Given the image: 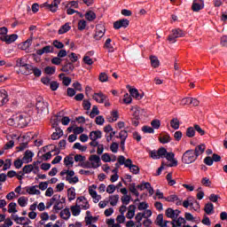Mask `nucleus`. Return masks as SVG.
<instances>
[{"label":"nucleus","instance_id":"nucleus-1","mask_svg":"<svg viewBox=\"0 0 227 227\" xmlns=\"http://www.w3.org/2000/svg\"><path fill=\"white\" fill-rule=\"evenodd\" d=\"M198 159V156H196L194 150H187L184 152L182 157V162L184 164H192V162H195Z\"/></svg>","mask_w":227,"mask_h":227},{"label":"nucleus","instance_id":"nucleus-2","mask_svg":"<svg viewBox=\"0 0 227 227\" xmlns=\"http://www.w3.org/2000/svg\"><path fill=\"white\" fill-rule=\"evenodd\" d=\"M165 215H167V217H168L169 219H173L170 222V224L172 225V227H176V224L175 223V221H176V219H178V215H180V210L176 209L174 210L171 207H168L166 211H165Z\"/></svg>","mask_w":227,"mask_h":227},{"label":"nucleus","instance_id":"nucleus-3","mask_svg":"<svg viewBox=\"0 0 227 227\" xmlns=\"http://www.w3.org/2000/svg\"><path fill=\"white\" fill-rule=\"evenodd\" d=\"M16 121L17 126L20 127V129H24V127H27V125L31 123V117L22 114L16 115Z\"/></svg>","mask_w":227,"mask_h":227},{"label":"nucleus","instance_id":"nucleus-4","mask_svg":"<svg viewBox=\"0 0 227 227\" xmlns=\"http://www.w3.org/2000/svg\"><path fill=\"white\" fill-rule=\"evenodd\" d=\"M36 109L40 113H44L45 114H49V103L43 101V98H39L37 99L36 105H35Z\"/></svg>","mask_w":227,"mask_h":227},{"label":"nucleus","instance_id":"nucleus-5","mask_svg":"<svg viewBox=\"0 0 227 227\" xmlns=\"http://www.w3.org/2000/svg\"><path fill=\"white\" fill-rule=\"evenodd\" d=\"M184 30L180 29V28H176L172 30V34L168 35V42H170L171 43H175V42H176V38H182V36H184Z\"/></svg>","mask_w":227,"mask_h":227},{"label":"nucleus","instance_id":"nucleus-6","mask_svg":"<svg viewBox=\"0 0 227 227\" xmlns=\"http://www.w3.org/2000/svg\"><path fill=\"white\" fill-rule=\"evenodd\" d=\"M92 98L98 102V104H104V102H106V100H109V98L104 94V92L99 91L94 93L92 96Z\"/></svg>","mask_w":227,"mask_h":227},{"label":"nucleus","instance_id":"nucleus-7","mask_svg":"<svg viewBox=\"0 0 227 227\" xmlns=\"http://www.w3.org/2000/svg\"><path fill=\"white\" fill-rule=\"evenodd\" d=\"M19 38V35L17 34H12V35H6L0 36V40L2 42H5L7 45H10V43H13V42H16Z\"/></svg>","mask_w":227,"mask_h":227},{"label":"nucleus","instance_id":"nucleus-8","mask_svg":"<svg viewBox=\"0 0 227 227\" xmlns=\"http://www.w3.org/2000/svg\"><path fill=\"white\" fill-rule=\"evenodd\" d=\"M129 24H130V21L127 19L119 20L114 23V28L121 29V27H129Z\"/></svg>","mask_w":227,"mask_h":227},{"label":"nucleus","instance_id":"nucleus-9","mask_svg":"<svg viewBox=\"0 0 227 227\" xmlns=\"http://www.w3.org/2000/svg\"><path fill=\"white\" fill-rule=\"evenodd\" d=\"M205 8V2L203 0H193L192 10L193 12H200Z\"/></svg>","mask_w":227,"mask_h":227},{"label":"nucleus","instance_id":"nucleus-10","mask_svg":"<svg viewBox=\"0 0 227 227\" xmlns=\"http://www.w3.org/2000/svg\"><path fill=\"white\" fill-rule=\"evenodd\" d=\"M59 3H61V0H54L51 4L44 3L43 6L47 8V10L51 11L52 13H56V12H58V4H59Z\"/></svg>","mask_w":227,"mask_h":227},{"label":"nucleus","instance_id":"nucleus-11","mask_svg":"<svg viewBox=\"0 0 227 227\" xmlns=\"http://www.w3.org/2000/svg\"><path fill=\"white\" fill-rule=\"evenodd\" d=\"M54 52V47L51 45H46L40 50H36L37 56H43V54H50Z\"/></svg>","mask_w":227,"mask_h":227},{"label":"nucleus","instance_id":"nucleus-12","mask_svg":"<svg viewBox=\"0 0 227 227\" xmlns=\"http://www.w3.org/2000/svg\"><path fill=\"white\" fill-rule=\"evenodd\" d=\"M170 223L169 221L164 222V215H162V214L158 215L156 217L155 223L157 224V226L169 227V226H168V223Z\"/></svg>","mask_w":227,"mask_h":227},{"label":"nucleus","instance_id":"nucleus-13","mask_svg":"<svg viewBox=\"0 0 227 227\" xmlns=\"http://www.w3.org/2000/svg\"><path fill=\"white\" fill-rule=\"evenodd\" d=\"M90 141H97V139H102V131L96 130L91 131L89 135Z\"/></svg>","mask_w":227,"mask_h":227},{"label":"nucleus","instance_id":"nucleus-14","mask_svg":"<svg viewBox=\"0 0 227 227\" xmlns=\"http://www.w3.org/2000/svg\"><path fill=\"white\" fill-rule=\"evenodd\" d=\"M33 157H35V153L30 150H27L24 153L23 160H26L27 164L33 161Z\"/></svg>","mask_w":227,"mask_h":227},{"label":"nucleus","instance_id":"nucleus-15","mask_svg":"<svg viewBox=\"0 0 227 227\" xmlns=\"http://www.w3.org/2000/svg\"><path fill=\"white\" fill-rule=\"evenodd\" d=\"M75 67H74V64L72 62H68V60H66V64L62 67L60 69L61 72H74V69Z\"/></svg>","mask_w":227,"mask_h":227},{"label":"nucleus","instance_id":"nucleus-16","mask_svg":"<svg viewBox=\"0 0 227 227\" xmlns=\"http://www.w3.org/2000/svg\"><path fill=\"white\" fill-rule=\"evenodd\" d=\"M207 146L204 144L199 145L195 147V150H193L196 157L198 158L199 155H202V153H205V149Z\"/></svg>","mask_w":227,"mask_h":227},{"label":"nucleus","instance_id":"nucleus-17","mask_svg":"<svg viewBox=\"0 0 227 227\" xmlns=\"http://www.w3.org/2000/svg\"><path fill=\"white\" fill-rule=\"evenodd\" d=\"M36 187H38V185L27 186L26 188V191L28 194H31V195L36 194V196H40L41 194L40 190H37Z\"/></svg>","mask_w":227,"mask_h":227},{"label":"nucleus","instance_id":"nucleus-18","mask_svg":"<svg viewBox=\"0 0 227 227\" xmlns=\"http://www.w3.org/2000/svg\"><path fill=\"white\" fill-rule=\"evenodd\" d=\"M33 65L31 64H27L21 70L20 72H23L24 75H31L33 74Z\"/></svg>","mask_w":227,"mask_h":227},{"label":"nucleus","instance_id":"nucleus-19","mask_svg":"<svg viewBox=\"0 0 227 227\" xmlns=\"http://www.w3.org/2000/svg\"><path fill=\"white\" fill-rule=\"evenodd\" d=\"M129 95L136 98L137 100H141L143 98V95L139 93V90L137 89H130L129 88Z\"/></svg>","mask_w":227,"mask_h":227},{"label":"nucleus","instance_id":"nucleus-20","mask_svg":"<svg viewBox=\"0 0 227 227\" xmlns=\"http://www.w3.org/2000/svg\"><path fill=\"white\" fill-rule=\"evenodd\" d=\"M80 166L85 169H91V168L97 169V168H100V165H95V163L90 161L82 162Z\"/></svg>","mask_w":227,"mask_h":227},{"label":"nucleus","instance_id":"nucleus-21","mask_svg":"<svg viewBox=\"0 0 227 227\" xmlns=\"http://www.w3.org/2000/svg\"><path fill=\"white\" fill-rule=\"evenodd\" d=\"M134 215H136V206L135 205H130L129 207L128 213L126 215L127 219H133Z\"/></svg>","mask_w":227,"mask_h":227},{"label":"nucleus","instance_id":"nucleus-22","mask_svg":"<svg viewBox=\"0 0 227 227\" xmlns=\"http://www.w3.org/2000/svg\"><path fill=\"white\" fill-rule=\"evenodd\" d=\"M204 212L207 215H212V214H214V204H212V202L207 203L204 207Z\"/></svg>","mask_w":227,"mask_h":227},{"label":"nucleus","instance_id":"nucleus-23","mask_svg":"<svg viewBox=\"0 0 227 227\" xmlns=\"http://www.w3.org/2000/svg\"><path fill=\"white\" fill-rule=\"evenodd\" d=\"M89 160L90 162H93L95 164V166H101V161H100V156L97 155V154H92L90 156Z\"/></svg>","mask_w":227,"mask_h":227},{"label":"nucleus","instance_id":"nucleus-24","mask_svg":"<svg viewBox=\"0 0 227 227\" xmlns=\"http://www.w3.org/2000/svg\"><path fill=\"white\" fill-rule=\"evenodd\" d=\"M184 104H190L195 107L200 106V101L194 98H186L184 99Z\"/></svg>","mask_w":227,"mask_h":227},{"label":"nucleus","instance_id":"nucleus-25","mask_svg":"<svg viewBox=\"0 0 227 227\" xmlns=\"http://www.w3.org/2000/svg\"><path fill=\"white\" fill-rule=\"evenodd\" d=\"M59 198H61V195L59 194L53 195V197L50 200V201L46 203V208L47 209L51 208L54 205V202L55 201L57 202L59 200Z\"/></svg>","mask_w":227,"mask_h":227},{"label":"nucleus","instance_id":"nucleus-26","mask_svg":"<svg viewBox=\"0 0 227 227\" xmlns=\"http://www.w3.org/2000/svg\"><path fill=\"white\" fill-rule=\"evenodd\" d=\"M118 201H120V195L109 196L108 203L110 202V205H112V207H116V205H118Z\"/></svg>","mask_w":227,"mask_h":227},{"label":"nucleus","instance_id":"nucleus-27","mask_svg":"<svg viewBox=\"0 0 227 227\" xmlns=\"http://www.w3.org/2000/svg\"><path fill=\"white\" fill-rule=\"evenodd\" d=\"M70 209L68 207H66L64 210L60 212V217L65 221H68V219H70Z\"/></svg>","mask_w":227,"mask_h":227},{"label":"nucleus","instance_id":"nucleus-28","mask_svg":"<svg viewBox=\"0 0 227 227\" xmlns=\"http://www.w3.org/2000/svg\"><path fill=\"white\" fill-rule=\"evenodd\" d=\"M61 136H63V129L58 128V129H56V132L52 133L51 139L53 141H57V139H59V137H61Z\"/></svg>","mask_w":227,"mask_h":227},{"label":"nucleus","instance_id":"nucleus-29","mask_svg":"<svg viewBox=\"0 0 227 227\" xmlns=\"http://www.w3.org/2000/svg\"><path fill=\"white\" fill-rule=\"evenodd\" d=\"M71 27L70 23H66L59 29V35H65V33H68L70 31Z\"/></svg>","mask_w":227,"mask_h":227},{"label":"nucleus","instance_id":"nucleus-30","mask_svg":"<svg viewBox=\"0 0 227 227\" xmlns=\"http://www.w3.org/2000/svg\"><path fill=\"white\" fill-rule=\"evenodd\" d=\"M67 198L69 201L75 200V188L71 187L67 190Z\"/></svg>","mask_w":227,"mask_h":227},{"label":"nucleus","instance_id":"nucleus-31","mask_svg":"<svg viewBox=\"0 0 227 227\" xmlns=\"http://www.w3.org/2000/svg\"><path fill=\"white\" fill-rule=\"evenodd\" d=\"M8 102V94L6 91L0 92V107Z\"/></svg>","mask_w":227,"mask_h":227},{"label":"nucleus","instance_id":"nucleus-32","mask_svg":"<svg viewBox=\"0 0 227 227\" xmlns=\"http://www.w3.org/2000/svg\"><path fill=\"white\" fill-rule=\"evenodd\" d=\"M159 141L160 143H161L162 145H166L168 143L171 142V137L169 136V134H165L162 137H159Z\"/></svg>","mask_w":227,"mask_h":227},{"label":"nucleus","instance_id":"nucleus-33","mask_svg":"<svg viewBox=\"0 0 227 227\" xmlns=\"http://www.w3.org/2000/svg\"><path fill=\"white\" fill-rule=\"evenodd\" d=\"M129 190V192L134 194L137 198H139V192H137V186H136V183L130 184Z\"/></svg>","mask_w":227,"mask_h":227},{"label":"nucleus","instance_id":"nucleus-34","mask_svg":"<svg viewBox=\"0 0 227 227\" xmlns=\"http://www.w3.org/2000/svg\"><path fill=\"white\" fill-rule=\"evenodd\" d=\"M111 42H113V40H111V38H107L104 44V48L107 49L108 52H113L114 51V47H113Z\"/></svg>","mask_w":227,"mask_h":227},{"label":"nucleus","instance_id":"nucleus-35","mask_svg":"<svg viewBox=\"0 0 227 227\" xmlns=\"http://www.w3.org/2000/svg\"><path fill=\"white\" fill-rule=\"evenodd\" d=\"M170 126L174 130H178V129H180V121H178V118H173L170 121Z\"/></svg>","mask_w":227,"mask_h":227},{"label":"nucleus","instance_id":"nucleus-36","mask_svg":"<svg viewBox=\"0 0 227 227\" xmlns=\"http://www.w3.org/2000/svg\"><path fill=\"white\" fill-rule=\"evenodd\" d=\"M85 19H87L89 22H92V20L97 19V14H95L93 11H89L85 13Z\"/></svg>","mask_w":227,"mask_h":227},{"label":"nucleus","instance_id":"nucleus-37","mask_svg":"<svg viewBox=\"0 0 227 227\" xmlns=\"http://www.w3.org/2000/svg\"><path fill=\"white\" fill-rule=\"evenodd\" d=\"M74 150H80V152H86L88 150V146L86 145H82L81 143L76 142L74 146Z\"/></svg>","mask_w":227,"mask_h":227},{"label":"nucleus","instance_id":"nucleus-38","mask_svg":"<svg viewBox=\"0 0 227 227\" xmlns=\"http://www.w3.org/2000/svg\"><path fill=\"white\" fill-rule=\"evenodd\" d=\"M33 169H35V167L32 164H28L23 167L22 171L25 175H29V173H33Z\"/></svg>","mask_w":227,"mask_h":227},{"label":"nucleus","instance_id":"nucleus-39","mask_svg":"<svg viewBox=\"0 0 227 227\" xmlns=\"http://www.w3.org/2000/svg\"><path fill=\"white\" fill-rule=\"evenodd\" d=\"M38 164H42V161L36 160V161H34L32 164L34 168L33 169L34 175H38V173H40V167L38 166Z\"/></svg>","mask_w":227,"mask_h":227},{"label":"nucleus","instance_id":"nucleus-40","mask_svg":"<svg viewBox=\"0 0 227 227\" xmlns=\"http://www.w3.org/2000/svg\"><path fill=\"white\" fill-rule=\"evenodd\" d=\"M196 136V129L194 127H189L186 129V137H194Z\"/></svg>","mask_w":227,"mask_h":227},{"label":"nucleus","instance_id":"nucleus-41","mask_svg":"<svg viewBox=\"0 0 227 227\" xmlns=\"http://www.w3.org/2000/svg\"><path fill=\"white\" fill-rule=\"evenodd\" d=\"M104 31H106V29L103 28V30H100V29H98V27H97L96 34L94 35L95 40H100V38H102V36H104Z\"/></svg>","mask_w":227,"mask_h":227},{"label":"nucleus","instance_id":"nucleus-42","mask_svg":"<svg viewBox=\"0 0 227 227\" xmlns=\"http://www.w3.org/2000/svg\"><path fill=\"white\" fill-rule=\"evenodd\" d=\"M71 212L74 217H77L81 214V207L79 206H72Z\"/></svg>","mask_w":227,"mask_h":227},{"label":"nucleus","instance_id":"nucleus-43","mask_svg":"<svg viewBox=\"0 0 227 227\" xmlns=\"http://www.w3.org/2000/svg\"><path fill=\"white\" fill-rule=\"evenodd\" d=\"M9 214H17V203L15 202H11L9 204V209H8Z\"/></svg>","mask_w":227,"mask_h":227},{"label":"nucleus","instance_id":"nucleus-44","mask_svg":"<svg viewBox=\"0 0 227 227\" xmlns=\"http://www.w3.org/2000/svg\"><path fill=\"white\" fill-rule=\"evenodd\" d=\"M117 138L127 141V137H129V133H127V130H121L119 133V136H116Z\"/></svg>","mask_w":227,"mask_h":227},{"label":"nucleus","instance_id":"nucleus-45","mask_svg":"<svg viewBox=\"0 0 227 227\" xmlns=\"http://www.w3.org/2000/svg\"><path fill=\"white\" fill-rule=\"evenodd\" d=\"M151 59V65L152 67H153V68H158L160 62H159V59H157V57L155 56H152L150 57Z\"/></svg>","mask_w":227,"mask_h":227},{"label":"nucleus","instance_id":"nucleus-46","mask_svg":"<svg viewBox=\"0 0 227 227\" xmlns=\"http://www.w3.org/2000/svg\"><path fill=\"white\" fill-rule=\"evenodd\" d=\"M100 114V111L97 106H93L92 110L90 114V118H95V116H98Z\"/></svg>","mask_w":227,"mask_h":227},{"label":"nucleus","instance_id":"nucleus-47","mask_svg":"<svg viewBox=\"0 0 227 227\" xmlns=\"http://www.w3.org/2000/svg\"><path fill=\"white\" fill-rule=\"evenodd\" d=\"M142 131H144L145 134H154L155 129L150 126H143L142 127Z\"/></svg>","mask_w":227,"mask_h":227},{"label":"nucleus","instance_id":"nucleus-48","mask_svg":"<svg viewBox=\"0 0 227 227\" xmlns=\"http://www.w3.org/2000/svg\"><path fill=\"white\" fill-rule=\"evenodd\" d=\"M44 72L48 75H53V74H56V67H46Z\"/></svg>","mask_w":227,"mask_h":227},{"label":"nucleus","instance_id":"nucleus-49","mask_svg":"<svg viewBox=\"0 0 227 227\" xmlns=\"http://www.w3.org/2000/svg\"><path fill=\"white\" fill-rule=\"evenodd\" d=\"M64 164L65 166H74V158L70 156H67L64 159Z\"/></svg>","mask_w":227,"mask_h":227},{"label":"nucleus","instance_id":"nucleus-50","mask_svg":"<svg viewBox=\"0 0 227 227\" xmlns=\"http://www.w3.org/2000/svg\"><path fill=\"white\" fill-rule=\"evenodd\" d=\"M118 148H120V145L116 142H113L110 145V150L113 153H118Z\"/></svg>","mask_w":227,"mask_h":227},{"label":"nucleus","instance_id":"nucleus-51","mask_svg":"<svg viewBox=\"0 0 227 227\" xmlns=\"http://www.w3.org/2000/svg\"><path fill=\"white\" fill-rule=\"evenodd\" d=\"M201 184L204 187H210L212 185V181L208 177H203L201 179Z\"/></svg>","mask_w":227,"mask_h":227},{"label":"nucleus","instance_id":"nucleus-52","mask_svg":"<svg viewBox=\"0 0 227 227\" xmlns=\"http://www.w3.org/2000/svg\"><path fill=\"white\" fill-rule=\"evenodd\" d=\"M145 189H147L150 196H153V194L155 192V191L153 190V187H152V184L149 182H146L145 184Z\"/></svg>","mask_w":227,"mask_h":227},{"label":"nucleus","instance_id":"nucleus-53","mask_svg":"<svg viewBox=\"0 0 227 227\" xmlns=\"http://www.w3.org/2000/svg\"><path fill=\"white\" fill-rule=\"evenodd\" d=\"M129 169L133 175H139V167L137 165H131Z\"/></svg>","mask_w":227,"mask_h":227},{"label":"nucleus","instance_id":"nucleus-54","mask_svg":"<svg viewBox=\"0 0 227 227\" xmlns=\"http://www.w3.org/2000/svg\"><path fill=\"white\" fill-rule=\"evenodd\" d=\"M168 153V150H166V148L164 147H160V149H158V157L159 159H160V157H166V154Z\"/></svg>","mask_w":227,"mask_h":227},{"label":"nucleus","instance_id":"nucleus-55","mask_svg":"<svg viewBox=\"0 0 227 227\" xmlns=\"http://www.w3.org/2000/svg\"><path fill=\"white\" fill-rule=\"evenodd\" d=\"M149 155L152 159H153L154 160H157V159H160L159 158V153L157 150H149Z\"/></svg>","mask_w":227,"mask_h":227},{"label":"nucleus","instance_id":"nucleus-56","mask_svg":"<svg viewBox=\"0 0 227 227\" xmlns=\"http://www.w3.org/2000/svg\"><path fill=\"white\" fill-rule=\"evenodd\" d=\"M78 29L79 31H84V29H86V20H81L78 22Z\"/></svg>","mask_w":227,"mask_h":227},{"label":"nucleus","instance_id":"nucleus-57","mask_svg":"<svg viewBox=\"0 0 227 227\" xmlns=\"http://www.w3.org/2000/svg\"><path fill=\"white\" fill-rule=\"evenodd\" d=\"M18 205H20V207H26V205H27V200H26V197H20L18 199Z\"/></svg>","mask_w":227,"mask_h":227},{"label":"nucleus","instance_id":"nucleus-58","mask_svg":"<svg viewBox=\"0 0 227 227\" xmlns=\"http://www.w3.org/2000/svg\"><path fill=\"white\" fill-rule=\"evenodd\" d=\"M7 124L10 125L11 127H14V125H17V115L12 116L9 120H7Z\"/></svg>","mask_w":227,"mask_h":227},{"label":"nucleus","instance_id":"nucleus-59","mask_svg":"<svg viewBox=\"0 0 227 227\" xmlns=\"http://www.w3.org/2000/svg\"><path fill=\"white\" fill-rule=\"evenodd\" d=\"M99 81L100 82H107V81H109V77L107 76V74L100 73Z\"/></svg>","mask_w":227,"mask_h":227},{"label":"nucleus","instance_id":"nucleus-60","mask_svg":"<svg viewBox=\"0 0 227 227\" xmlns=\"http://www.w3.org/2000/svg\"><path fill=\"white\" fill-rule=\"evenodd\" d=\"M151 125L153 127V129H160V121L159 120H153L151 121Z\"/></svg>","mask_w":227,"mask_h":227},{"label":"nucleus","instance_id":"nucleus-61","mask_svg":"<svg viewBox=\"0 0 227 227\" xmlns=\"http://www.w3.org/2000/svg\"><path fill=\"white\" fill-rule=\"evenodd\" d=\"M63 208V201L61 200H57L56 204L53 207V209L55 210H62Z\"/></svg>","mask_w":227,"mask_h":227},{"label":"nucleus","instance_id":"nucleus-62","mask_svg":"<svg viewBox=\"0 0 227 227\" xmlns=\"http://www.w3.org/2000/svg\"><path fill=\"white\" fill-rule=\"evenodd\" d=\"M66 180H67V182H69V184H77V182H79V177H77V176H74V177L67 176Z\"/></svg>","mask_w":227,"mask_h":227},{"label":"nucleus","instance_id":"nucleus-63","mask_svg":"<svg viewBox=\"0 0 227 227\" xmlns=\"http://www.w3.org/2000/svg\"><path fill=\"white\" fill-rule=\"evenodd\" d=\"M83 62L85 63V65H89V66L93 65V59L90 58L88 55H85L83 57Z\"/></svg>","mask_w":227,"mask_h":227},{"label":"nucleus","instance_id":"nucleus-64","mask_svg":"<svg viewBox=\"0 0 227 227\" xmlns=\"http://www.w3.org/2000/svg\"><path fill=\"white\" fill-rule=\"evenodd\" d=\"M53 46H55L56 49H63L65 47V44L58 40H55L53 41Z\"/></svg>","mask_w":227,"mask_h":227}]
</instances>
